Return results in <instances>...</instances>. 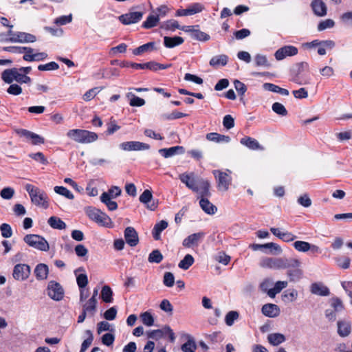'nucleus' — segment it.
Segmentation results:
<instances>
[{
    "label": "nucleus",
    "mask_w": 352,
    "mask_h": 352,
    "mask_svg": "<svg viewBox=\"0 0 352 352\" xmlns=\"http://www.w3.org/2000/svg\"><path fill=\"white\" fill-rule=\"evenodd\" d=\"M271 232L285 242H291L297 238L296 235L287 231H281L279 228H271Z\"/></svg>",
    "instance_id": "nucleus-20"
},
{
    "label": "nucleus",
    "mask_w": 352,
    "mask_h": 352,
    "mask_svg": "<svg viewBox=\"0 0 352 352\" xmlns=\"http://www.w3.org/2000/svg\"><path fill=\"white\" fill-rule=\"evenodd\" d=\"M268 342L273 346H277L285 341L283 334L279 333H271L267 336Z\"/></svg>",
    "instance_id": "nucleus-37"
},
{
    "label": "nucleus",
    "mask_w": 352,
    "mask_h": 352,
    "mask_svg": "<svg viewBox=\"0 0 352 352\" xmlns=\"http://www.w3.org/2000/svg\"><path fill=\"white\" fill-rule=\"evenodd\" d=\"M260 265L276 270L284 269L283 258H265L261 261Z\"/></svg>",
    "instance_id": "nucleus-14"
},
{
    "label": "nucleus",
    "mask_w": 352,
    "mask_h": 352,
    "mask_svg": "<svg viewBox=\"0 0 352 352\" xmlns=\"http://www.w3.org/2000/svg\"><path fill=\"white\" fill-rule=\"evenodd\" d=\"M160 308L162 311H164L168 314H173V307L171 305V303L170 302V301L167 299H164L162 300V302L160 305Z\"/></svg>",
    "instance_id": "nucleus-61"
},
{
    "label": "nucleus",
    "mask_w": 352,
    "mask_h": 352,
    "mask_svg": "<svg viewBox=\"0 0 352 352\" xmlns=\"http://www.w3.org/2000/svg\"><path fill=\"white\" fill-rule=\"evenodd\" d=\"M47 294L51 299L60 301L63 298L64 289L60 283L50 280L47 284Z\"/></svg>",
    "instance_id": "nucleus-7"
},
{
    "label": "nucleus",
    "mask_w": 352,
    "mask_h": 352,
    "mask_svg": "<svg viewBox=\"0 0 352 352\" xmlns=\"http://www.w3.org/2000/svg\"><path fill=\"white\" fill-rule=\"evenodd\" d=\"M262 314L269 318H275L280 314V309L278 305L272 303L264 305L261 309Z\"/></svg>",
    "instance_id": "nucleus-22"
},
{
    "label": "nucleus",
    "mask_w": 352,
    "mask_h": 352,
    "mask_svg": "<svg viewBox=\"0 0 352 352\" xmlns=\"http://www.w3.org/2000/svg\"><path fill=\"white\" fill-rule=\"evenodd\" d=\"M1 79L8 84H11L14 80L21 84H30L32 82L29 76L22 74L19 68L16 67L5 69L1 73Z\"/></svg>",
    "instance_id": "nucleus-3"
},
{
    "label": "nucleus",
    "mask_w": 352,
    "mask_h": 352,
    "mask_svg": "<svg viewBox=\"0 0 352 352\" xmlns=\"http://www.w3.org/2000/svg\"><path fill=\"white\" fill-rule=\"evenodd\" d=\"M255 65L257 67H270L271 64L267 60L266 56L258 54L254 57Z\"/></svg>",
    "instance_id": "nucleus-43"
},
{
    "label": "nucleus",
    "mask_w": 352,
    "mask_h": 352,
    "mask_svg": "<svg viewBox=\"0 0 352 352\" xmlns=\"http://www.w3.org/2000/svg\"><path fill=\"white\" fill-rule=\"evenodd\" d=\"M66 135L72 140L80 144H89L98 140V135L87 130L84 129H70Z\"/></svg>",
    "instance_id": "nucleus-2"
},
{
    "label": "nucleus",
    "mask_w": 352,
    "mask_h": 352,
    "mask_svg": "<svg viewBox=\"0 0 352 352\" xmlns=\"http://www.w3.org/2000/svg\"><path fill=\"white\" fill-rule=\"evenodd\" d=\"M331 308L327 309L324 315L329 321L333 322L336 320L337 314L344 310V306L342 300L338 297H333L329 300Z\"/></svg>",
    "instance_id": "nucleus-4"
},
{
    "label": "nucleus",
    "mask_w": 352,
    "mask_h": 352,
    "mask_svg": "<svg viewBox=\"0 0 352 352\" xmlns=\"http://www.w3.org/2000/svg\"><path fill=\"white\" fill-rule=\"evenodd\" d=\"M23 241L30 247L41 251H48L50 246L48 242L41 236L38 234H27Z\"/></svg>",
    "instance_id": "nucleus-5"
},
{
    "label": "nucleus",
    "mask_w": 352,
    "mask_h": 352,
    "mask_svg": "<svg viewBox=\"0 0 352 352\" xmlns=\"http://www.w3.org/2000/svg\"><path fill=\"white\" fill-rule=\"evenodd\" d=\"M272 110L277 114L282 116L287 115V111L283 104L279 102H274L272 107Z\"/></svg>",
    "instance_id": "nucleus-57"
},
{
    "label": "nucleus",
    "mask_w": 352,
    "mask_h": 352,
    "mask_svg": "<svg viewBox=\"0 0 352 352\" xmlns=\"http://www.w3.org/2000/svg\"><path fill=\"white\" fill-rule=\"evenodd\" d=\"M194 258L190 254H186L179 263L178 267L182 270H187L194 263Z\"/></svg>",
    "instance_id": "nucleus-41"
},
{
    "label": "nucleus",
    "mask_w": 352,
    "mask_h": 352,
    "mask_svg": "<svg viewBox=\"0 0 352 352\" xmlns=\"http://www.w3.org/2000/svg\"><path fill=\"white\" fill-rule=\"evenodd\" d=\"M87 214L91 220L101 226H107L110 221V218L104 212L96 208H89Z\"/></svg>",
    "instance_id": "nucleus-8"
},
{
    "label": "nucleus",
    "mask_w": 352,
    "mask_h": 352,
    "mask_svg": "<svg viewBox=\"0 0 352 352\" xmlns=\"http://www.w3.org/2000/svg\"><path fill=\"white\" fill-rule=\"evenodd\" d=\"M239 314L236 311H229L226 317H225V322L226 324L230 327L232 326L234 321L239 318Z\"/></svg>",
    "instance_id": "nucleus-52"
},
{
    "label": "nucleus",
    "mask_w": 352,
    "mask_h": 352,
    "mask_svg": "<svg viewBox=\"0 0 352 352\" xmlns=\"http://www.w3.org/2000/svg\"><path fill=\"white\" fill-rule=\"evenodd\" d=\"M25 189L28 192L32 204L45 209L49 207L48 197L44 190L30 184H27Z\"/></svg>",
    "instance_id": "nucleus-1"
},
{
    "label": "nucleus",
    "mask_w": 352,
    "mask_h": 352,
    "mask_svg": "<svg viewBox=\"0 0 352 352\" xmlns=\"http://www.w3.org/2000/svg\"><path fill=\"white\" fill-rule=\"evenodd\" d=\"M101 298L106 303H111L113 302V291L109 286L104 285L102 287L101 290Z\"/></svg>",
    "instance_id": "nucleus-38"
},
{
    "label": "nucleus",
    "mask_w": 352,
    "mask_h": 352,
    "mask_svg": "<svg viewBox=\"0 0 352 352\" xmlns=\"http://www.w3.org/2000/svg\"><path fill=\"white\" fill-rule=\"evenodd\" d=\"M59 68V65L56 62H50L45 65H39L38 69L39 71H52L56 70Z\"/></svg>",
    "instance_id": "nucleus-59"
},
{
    "label": "nucleus",
    "mask_w": 352,
    "mask_h": 352,
    "mask_svg": "<svg viewBox=\"0 0 352 352\" xmlns=\"http://www.w3.org/2000/svg\"><path fill=\"white\" fill-rule=\"evenodd\" d=\"M142 12H131L119 16V20L124 25H129L138 23L142 18Z\"/></svg>",
    "instance_id": "nucleus-16"
},
{
    "label": "nucleus",
    "mask_w": 352,
    "mask_h": 352,
    "mask_svg": "<svg viewBox=\"0 0 352 352\" xmlns=\"http://www.w3.org/2000/svg\"><path fill=\"white\" fill-rule=\"evenodd\" d=\"M49 272L48 266L43 263L38 264L34 269V274L36 279L45 280L47 277Z\"/></svg>",
    "instance_id": "nucleus-27"
},
{
    "label": "nucleus",
    "mask_w": 352,
    "mask_h": 352,
    "mask_svg": "<svg viewBox=\"0 0 352 352\" xmlns=\"http://www.w3.org/2000/svg\"><path fill=\"white\" fill-rule=\"evenodd\" d=\"M283 265H284V269L289 268V267L298 269V267L301 265V262L300 260H298L297 258H283Z\"/></svg>",
    "instance_id": "nucleus-44"
},
{
    "label": "nucleus",
    "mask_w": 352,
    "mask_h": 352,
    "mask_svg": "<svg viewBox=\"0 0 352 352\" xmlns=\"http://www.w3.org/2000/svg\"><path fill=\"white\" fill-rule=\"evenodd\" d=\"M210 187V185L208 181L200 178L197 179V190L193 192H197L201 198H207L211 195Z\"/></svg>",
    "instance_id": "nucleus-17"
},
{
    "label": "nucleus",
    "mask_w": 352,
    "mask_h": 352,
    "mask_svg": "<svg viewBox=\"0 0 352 352\" xmlns=\"http://www.w3.org/2000/svg\"><path fill=\"white\" fill-rule=\"evenodd\" d=\"M298 297V292L296 289H288L282 295L283 300L285 302H293Z\"/></svg>",
    "instance_id": "nucleus-46"
},
{
    "label": "nucleus",
    "mask_w": 352,
    "mask_h": 352,
    "mask_svg": "<svg viewBox=\"0 0 352 352\" xmlns=\"http://www.w3.org/2000/svg\"><path fill=\"white\" fill-rule=\"evenodd\" d=\"M168 222L165 220H162L157 223L152 230V234L155 240H160L161 238V233L168 227Z\"/></svg>",
    "instance_id": "nucleus-29"
},
{
    "label": "nucleus",
    "mask_w": 352,
    "mask_h": 352,
    "mask_svg": "<svg viewBox=\"0 0 352 352\" xmlns=\"http://www.w3.org/2000/svg\"><path fill=\"white\" fill-rule=\"evenodd\" d=\"M212 173L217 179L219 190L227 191L232 182V177L230 174L219 170H214Z\"/></svg>",
    "instance_id": "nucleus-6"
},
{
    "label": "nucleus",
    "mask_w": 352,
    "mask_h": 352,
    "mask_svg": "<svg viewBox=\"0 0 352 352\" xmlns=\"http://www.w3.org/2000/svg\"><path fill=\"white\" fill-rule=\"evenodd\" d=\"M120 148L126 151H144L150 148L149 144L138 141L124 142L120 144Z\"/></svg>",
    "instance_id": "nucleus-10"
},
{
    "label": "nucleus",
    "mask_w": 352,
    "mask_h": 352,
    "mask_svg": "<svg viewBox=\"0 0 352 352\" xmlns=\"http://www.w3.org/2000/svg\"><path fill=\"white\" fill-rule=\"evenodd\" d=\"M165 335V327L162 329H155L147 332L148 338L159 340Z\"/></svg>",
    "instance_id": "nucleus-55"
},
{
    "label": "nucleus",
    "mask_w": 352,
    "mask_h": 352,
    "mask_svg": "<svg viewBox=\"0 0 352 352\" xmlns=\"http://www.w3.org/2000/svg\"><path fill=\"white\" fill-rule=\"evenodd\" d=\"M30 267L27 264H17L13 270V278L16 280H25L30 274Z\"/></svg>",
    "instance_id": "nucleus-9"
},
{
    "label": "nucleus",
    "mask_w": 352,
    "mask_h": 352,
    "mask_svg": "<svg viewBox=\"0 0 352 352\" xmlns=\"http://www.w3.org/2000/svg\"><path fill=\"white\" fill-rule=\"evenodd\" d=\"M180 181L185 184L186 186L192 191L197 190V179H195L194 173H182L179 175Z\"/></svg>",
    "instance_id": "nucleus-18"
},
{
    "label": "nucleus",
    "mask_w": 352,
    "mask_h": 352,
    "mask_svg": "<svg viewBox=\"0 0 352 352\" xmlns=\"http://www.w3.org/2000/svg\"><path fill=\"white\" fill-rule=\"evenodd\" d=\"M155 43L149 42L146 44H144L133 50V54L135 56L140 55L145 52L152 50L154 47Z\"/></svg>",
    "instance_id": "nucleus-45"
},
{
    "label": "nucleus",
    "mask_w": 352,
    "mask_h": 352,
    "mask_svg": "<svg viewBox=\"0 0 352 352\" xmlns=\"http://www.w3.org/2000/svg\"><path fill=\"white\" fill-rule=\"evenodd\" d=\"M124 239L126 243L131 247L136 246L139 242L138 232L133 227H127L125 229Z\"/></svg>",
    "instance_id": "nucleus-19"
},
{
    "label": "nucleus",
    "mask_w": 352,
    "mask_h": 352,
    "mask_svg": "<svg viewBox=\"0 0 352 352\" xmlns=\"http://www.w3.org/2000/svg\"><path fill=\"white\" fill-rule=\"evenodd\" d=\"M288 283L287 281H277L273 288L267 291V295L270 298H274L276 295L281 292V290L287 287Z\"/></svg>",
    "instance_id": "nucleus-34"
},
{
    "label": "nucleus",
    "mask_w": 352,
    "mask_h": 352,
    "mask_svg": "<svg viewBox=\"0 0 352 352\" xmlns=\"http://www.w3.org/2000/svg\"><path fill=\"white\" fill-rule=\"evenodd\" d=\"M311 6L316 15L324 16L327 14V6L322 0H313Z\"/></svg>",
    "instance_id": "nucleus-24"
},
{
    "label": "nucleus",
    "mask_w": 352,
    "mask_h": 352,
    "mask_svg": "<svg viewBox=\"0 0 352 352\" xmlns=\"http://www.w3.org/2000/svg\"><path fill=\"white\" fill-rule=\"evenodd\" d=\"M184 152V148L181 146H175L168 148H161L159 150V153L165 158L170 157L178 154H183Z\"/></svg>",
    "instance_id": "nucleus-23"
},
{
    "label": "nucleus",
    "mask_w": 352,
    "mask_h": 352,
    "mask_svg": "<svg viewBox=\"0 0 352 352\" xmlns=\"http://www.w3.org/2000/svg\"><path fill=\"white\" fill-rule=\"evenodd\" d=\"M98 300L89 298L82 305V310L88 314L89 316H94L97 310Z\"/></svg>",
    "instance_id": "nucleus-26"
},
{
    "label": "nucleus",
    "mask_w": 352,
    "mask_h": 352,
    "mask_svg": "<svg viewBox=\"0 0 352 352\" xmlns=\"http://www.w3.org/2000/svg\"><path fill=\"white\" fill-rule=\"evenodd\" d=\"M199 205L201 209L208 214H213L217 211V207L209 201L207 198H201Z\"/></svg>",
    "instance_id": "nucleus-28"
},
{
    "label": "nucleus",
    "mask_w": 352,
    "mask_h": 352,
    "mask_svg": "<svg viewBox=\"0 0 352 352\" xmlns=\"http://www.w3.org/2000/svg\"><path fill=\"white\" fill-rule=\"evenodd\" d=\"M47 223L54 229L63 230L66 228L65 223L55 216L50 217Z\"/></svg>",
    "instance_id": "nucleus-36"
},
{
    "label": "nucleus",
    "mask_w": 352,
    "mask_h": 352,
    "mask_svg": "<svg viewBox=\"0 0 352 352\" xmlns=\"http://www.w3.org/2000/svg\"><path fill=\"white\" fill-rule=\"evenodd\" d=\"M140 318L142 323L147 327H151L154 324V318L148 311L141 314Z\"/></svg>",
    "instance_id": "nucleus-49"
},
{
    "label": "nucleus",
    "mask_w": 352,
    "mask_h": 352,
    "mask_svg": "<svg viewBox=\"0 0 352 352\" xmlns=\"http://www.w3.org/2000/svg\"><path fill=\"white\" fill-rule=\"evenodd\" d=\"M159 21L158 16L152 12L148 16L146 21L143 22L142 27L145 29L152 28L158 24Z\"/></svg>",
    "instance_id": "nucleus-35"
},
{
    "label": "nucleus",
    "mask_w": 352,
    "mask_h": 352,
    "mask_svg": "<svg viewBox=\"0 0 352 352\" xmlns=\"http://www.w3.org/2000/svg\"><path fill=\"white\" fill-rule=\"evenodd\" d=\"M302 275V272L300 269H295L293 270H288L287 276L290 278L291 281H296L299 280Z\"/></svg>",
    "instance_id": "nucleus-60"
},
{
    "label": "nucleus",
    "mask_w": 352,
    "mask_h": 352,
    "mask_svg": "<svg viewBox=\"0 0 352 352\" xmlns=\"http://www.w3.org/2000/svg\"><path fill=\"white\" fill-rule=\"evenodd\" d=\"M54 191L56 193L60 195L69 199H74V196L67 188L63 186H55Z\"/></svg>",
    "instance_id": "nucleus-48"
},
{
    "label": "nucleus",
    "mask_w": 352,
    "mask_h": 352,
    "mask_svg": "<svg viewBox=\"0 0 352 352\" xmlns=\"http://www.w3.org/2000/svg\"><path fill=\"white\" fill-rule=\"evenodd\" d=\"M265 245H267L268 246H265L264 248V252L267 254H280L282 252V249L278 244L275 243H267Z\"/></svg>",
    "instance_id": "nucleus-40"
},
{
    "label": "nucleus",
    "mask_w": 352,
    "mask_h": 352,
    "mask_svg": "<svg viewBox=\"0 0 352 352\" xmlns=\"http://www.w3.org/2000/svg\"><path fill=\"white\" fill-rule=\"evenodd\" d=\"M36 40V36L33 34L23 32H16L14 33V37H9L6 39V41L10 43H34Z\"/></svg>",
    "instance_id": "nucleus-11"
},
{
    "label": "nucleus",
    "mask_w": 352,
    "mask_h": 352,
    "mask_svg": "<svg viewBox=\"0 0 352 352\" xmlns=\"http://www.w3.org/2000/svg\"><path fill=\"white\" fill-rule=\"evenodd\" d=\"M192 38L199 41H207L210 40V36L197 28L196 30L193 32Z\"/></svg>",
    "instance_id": "nucleus-51"
},
{
    "label": "nucleus",
    "mask_w": 352,
    "mask_h": 352,
    "mask_svg": "<svg viewBox=\"0 0 352 352\" xmlns=\"http://www.w3.org/2000/svg\"><path fill=\"white\" fill-rule=\"evenodd\" d=\"M204 6L199 3L190 5L186 9H179L176 12L177 16H190L202 12Z\"/></svg>",
    "instance_id": "nucleus-12"
},
{
    "label": "nucleus",
    "mask_w": 352,
    "mask_h": 352,
    "mask_svg": "<svg viewBox=\"0 0 352 352\" xmlns=\"http://www.w3.org/2000/svg\"><path fill=\"white\" fill-rule=\"evenodd\" d=\"M206 139L214 142H229L230 138L228 135H221L217 133H209L206 135Z\"/></svg>",
    "instance_id": "nucleus-33"
},
{
    "label": "nucleus",
    "mask_w": 352,
    "mask_h": 352,
    "mask_svg": "<svg viewBox=\"0 0 352 352\" xmlns=\"http://www.w3.org/2000/svg\"><path fill=\"white\" fill-rule=\"evenodd\" d=\"M234 85L235 89L240 96H243L245 94L247 91V87L244 83L239 81V80H235L234 81Z\"/></svg>",
    "instance_id": "nucleus-64"
},
{
    "label": "nucleus",
    "mask_w": 352,
    "mask_h": 352,
    "mask_svg": "<svg viewBox=\"0 0 352 352\" xmlns=\"http://www.w3.org/2000/svg\"><path fill=\"white\" fill-rule=\"evenodd\" d=\"M228 62V56L226 54H221L213 56L210 60V65L214 67L225 66Z\"/></svg>",
    "instance_id": "nucleus-32"
},
{
    "label": "nucleus",
    "mask_w": 352,
    "mask_h": 352,
    "mask_svg": "<svg viewBox=\"0 0 352 352\" xmlns=\"http://www.w3.org/2000/svg\"><path fill=\"white\" fill-rule=\"evenodd\" d=\"M184 43L183 38L180 36H164V45L167 48H173L178 46Z\"/></svg>",
    "instance_id": "nucleus-31"
},
{
    "label": "nucleus",
    "mask_w": 352,
    "mask_h": 352,
    "mask_svg": "<svg viewBox=\"0 0 352 352\" xmlns=\"http://www.w3.org/2000/svg\"><path fill=\"white\" fill-rule=\"evenodd\" d=\"M309 244L306 241H296L293 243V246L298 252H307L309 251Z\"/></svg>",
    "instance_id": "nucleus-53"
},
{
    "label": "nucleus",
    "mask_w": 352,
    "mask_h": 352,
    "mask_svg": "<svg viewBox=\"0 0 352 352\" xmlns=\"http://www.w3.org/2000/svg\"><path fill=\"white\" fill-rule=\"evenodd\" d=\"M0 231L1 236L4 238H10L12 235V230L11 226L8 223H2L0 226Z\"/></svg>",
    "instance_id": "nucleus-58"
},
{
    "label": "nucleus",
    "mask_w": 352,
    "mask_h": 352,
    "mask_svg": "<svg viewBox=\"0 0 352 352\" xmlns=\"http://www.w3.org/2000/svg\"><path fill=\"white\" fill-rule=\"evenodd\" d=\"M100 199L101 202L107 206L109 210L114 211V210H117L118 204L116 201H112L111 200L112 199H110L109 197H108L107 194L101 195Z\"/></svg>",
    "instance_id": "nucleus-39"
},
{
    "label": "nucleus",
    "mask_w": 352,
    "mask_h": 352,
    "mask_svg": "<svg viewBox=\"0 0 352 352\" xmlns=\"http://www.w3.org/2000/svg\"><path fill=\"white\" fill-rule=\"evenodd\" d=\"M126 97L130 98L129 104L132 107H142L145 104V100L135 96L132 93H128Z\"/></svg>",
    "instance_id": "nucleus-42"
},
{
    "label": "nucleus",
    "mask_w": 352,
    "mask_h": 352,
    "mask_svg": "<svg viewBox=\"0 0 352 352\" xmlns=\"http://www.w3.org/2000/svg\"><path fill=\"white\" fill-rule=\"evenodd\" d=\"M310 291L311 294L320 296H328L330 294L329 289L320 282L312 283Z\"/></svg>",
    "instance_id": "nucleus-21"
},
{
    "label": "nucleus",
    "mask_w": 352,
    "mask_h": 352,
    "mask_svg": "<svg viewBox=\"0 0 352 352\" xmlns=\"http://www.w3.org/2000/svg\"><path fill=\"white\" fill-rule=\"evenodd\" d=\"M298 48L292 45H285L279 48L274 54L277 60H281L287 56H295L298 54Z\"/></svg>",
    "instance_id": "nucleus-13"
},
{
    "label": "nucleus",
    "mask_w": 352,
    "mask_h": 352,
    "mask_svg": "<svg viewBox=\"0 0 352 352\" xmlns=\"http://www.w3.org/2000/svg\"><path fill=\"white\" fill-rule=\"evenodd\" d=\"M181 349L184 352H195L197 349V345L193 340L189 339L182 345Z\"/></svg>",
    "instance_id": "nucleus-56"
},
{
    "label": "nucleus",
    "mask_w": 352,
    "mask_h": 352,
    "mask_svg": "<svg viewBox=\"0 0 352 352\" xmlns=\"http://www.w3.org/2000/svg\"><path fill=\"white\" fill-rule=\"evenodd\" d=\"M153 197L151 191L146 189L140 195L139 200L141 203L146 205L148 202H150Z\"/></svg>",
    "instance_id": "nucleus-62"
},
{
    "label": "nucleus",
    "mask_w": 352,
    "mask_h": 352,
    "mask_svg": "<svg viewBox=\"0 0 352 352\" xmlns=\"http://www.w3.org/2000/svg\"><path fill=\"white\" fill-rule=\"evenodd\" d=\"M85 333L88 336V337L82 343L80 352H85L86 350L91 344L94 340L93 334L90 330H86Z\"/></svg>",
    "instance_id": "nucleus-50"
},
{
    "label": "nucleus",
    "mask_w": 352,
    "mask_h": 352,
    "mask_svg": "<svg viewBox=\"0 0 352 352\" xmlns=\"http://www.w3.org/2000/svg\"><path fill=\"white\" fill-rule=\"evenodd\" d=\"M338 333L341 337H346L351 333V324L349 322L339 320L338 321Z\"/></svg>",
    "instance_id": "nucleus-30"
},
{
    "label": "nucleus",
    "mask_w": 352,
    "mask_h": 352,
    "mask_svg": "<svg viewBox=\"0 0 352 352\" xmlns=\"http://www.w3.org/2000/svg\"><path fill=\"white\" fill-rule=\"evenodd\" d=\"M163 259V255L158 250L152 251L148 255V261L149 263H160Z\"/></svg>",
    "instance_id": "nucleus-47"
},
{
    "label": "nucleus",
    "mask_w": 352,
    "mask_h": 352,
    "mask_svg": "<svg viewBox=\"0 0 352 352\" xmlns=\"http://www.w3.org/2000/svg\"><path fill=\"white\" fill-rule=\"evenodd\" d=\"M14 194V190L11 187L3 188L0 192L1 197L4 199H10Z\"/></svg>",
    "instance_id": "nucleus-63"
},
{
    "label": "nucleus",
    "mask_w": 352,
    "mask_h": 352,
    "mask_svg": "<svg viewBox=\"0 0 352 352\" xmlns=\"http://www.w3.org/2000/svg\"><path fill=\"white\" fill-rule=\"evenodd\" d=\"M204 236L205 234L202 232L192 234L184 239L182 245L185 248H188L197 246L199 243L202 241Z\"/></svg>",
    "instance_id": "nucleus-15"
},
{
    "label": "nucleus",
    "mask_w": 352,
    "mask_h": 352,
    "mask_svg": "<svg viewBox=\"0 0 352 352\" xmlns=\"http://www.w3.org/2000/svg\"><path fill=\"white\" fill-rule=\"evenodd\" d=\"M240 143L252 150H263L259 142L251 137L245 136L241 138Z\"/></svg>",
    "instance_id": "nucleus-25"
},
{
    "label": "nucleus",
    "mask_w": 352,
    "mask_h": 352,
    "mask_svg": "<svg viewBox=\"0 0 352 352\" xmlns=\"http://www.w3.org/2000/svg\"><path fill=\"white\" fill-rule=\"evenodd\" d=\"M122 193V190L120 187L113 186H111L107 192H104L102 195L107 194V197L110 199H114L119 197Z\"/></svg>",
    "instance_id": "nucleus-54"
}]
</instances>
